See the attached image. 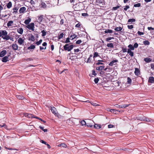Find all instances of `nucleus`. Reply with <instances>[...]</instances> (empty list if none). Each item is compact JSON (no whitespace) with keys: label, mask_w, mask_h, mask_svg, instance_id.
I'll return each instance as SVG.
<instances>
[{"label":"nucleus","mask_w":154,"mask_h":154,"mask_svg":"<svg viewBox=\"0 0 154 154\" xmlns=\"http://www.w3.org/2000/svg\"><path fill=\"white\" fill-rule=\"evenodd\" d=\"M8 32L5 30H0V37L2 38L4 40L6 39L5 38L8 36Z\"/></svg>","instance_id":"nucleus-1"},{"label":"nucleus","mask_w":154,"mask_h":154,"mask_svg":"<svg viewBox=\"0 0 154 154\" xmlns=\"http://www.w3.org/2000/svg\"><path fill=\"white\" fill-rule=\"evenodd\" d=\"M74 46L73 45H69V44H66L63 46V49L66 51H70L73 48Z\"/></svg>","instance_id":"nucleus-2"},{"label":"nucleus","mask_w":154,"mask_h":154,"mask_svg":"<svg viewBox=\"0 0 154 154\" xmlns=\"http://www.w3.org/2000/svg\"><path fill=\"white\" fill-rule=\"evenodd\" d=\"M26 27L28 28L29 30H31L32 31H34V23H32L30 24L27 25Z\"/></svg>","instance_id":"nucleus-3"},{"label":"nucleus","mask_w":154,"mask_h":154,"mask_svg":"<svg viewBox=\"0 0 154 154\" xmlns=\"http://www.w3.org/2000/svg\"><path fill=\"white\" fill-rule=\"evenodd\" d=\"M11 53H9V54L3 57L2 59V61L3 62H6L8 61V57L10 56Z\"/></svg>","instance_id":"nucleus-4"},{"label":"nucleus","mask_w":154,"mask_h":154,"mask_svg":"<svg viewBox=\"0 0 154 154\" xmlns=\"http://www.w3.org/2000/svg\"><path fill=\"white\" fill-rule=\"evenodd\" d=\"M11 47L12 49L14 51H16L18 49V46L16 43L13 44L11 45Z\"/></svg>","instance_id":"nucleus-5"},{"label":"nucleus","mask_w":154,"mask_h":154,"mask_svg":"<svg viewBox=\"0 0 154 154\" xmlns=\"http://www.w3.org/2000/svg\"><path fill=\"white\" fill-rule=\"evenodd\" d=\"M17 42L20 45H23L24 42V40L22 38H19L17 40Z\"/></svg>","instance_id":"nucleus-6"},{"label":"nucleus","mask_w":154,"mask_h":154,"mask_svg":"<svg viewBox=\"0 0 154 154\" xmlns=\"http://www.w3.org/2000/svg\"><path fill=\"white\" fill-rule=\"evenodd\" d=\"M134 71V74L136 76H139L140 75V71L138 68H135Z\"/></svg>","instance_id":"nucleus-7"},{"label":"nucleus","mask_w":154,"mask_h":154,"mask_svg":"<svg viewBox=\"0 0 154 154\" xmlns=\"http://www.w3.org/2000/svg\"><path fill=\"white\" fill-rule=\"evenodd\" d=\"M7 51L6 50H3L0 52V57H3L6 54Z\"/></svg>","instance_id":"nucleus-8"},{"label":"nucleus","mask_w":154,"mask_h":154,"mask_svg":"<svg viewBox=\"0 0 154 154\" xmlns=\"http://www.w3.org/2000/svg\"><path fill=\"white\" fill-rule=\"evenodd\" d=\"M118 61V60H112L109 64V65L110 66H112L113 65H115L116 64L115 63Z\"/></svg>","instance_id":"nucleus-9"},{"label":"nucleus","mask_w":154,"mask_h":154,"mask_svg":"<svg viewBox=\"0 0 154 154\" xmlns=\"http://www.w3.org/2000/svg\"><path fill=\"white\" fill-rule=\"evenodd\" d=\"M26 8L24 7H21L20 9L19 12L20 14L23 13L26 11Z\"/></svg>","instance_id":"nucleus-10"},{"label":"nucleus","mask_w":154,"mask_h":154,"mask_svg":"<svg viewBox=\"0 0 154 154\" xmlns=\"http://www.w3.org/2000/svg\"><path fill=\"white\" fill-rule=\"evenodd\" d=\"M148 82L149 83H154V77L152 76L149 77V78Z\"/></svg>","instance_id":"nucleus-11"},{"label":"nucleus","mask_w":154,"mask_h":154,"mask_svg":"<svg viewBox=\"0 0 154 154\" xmlns=\"http://www.w3.org/2000/svg\"><path fill=\"white\" fill-rule=\"evenodd\" d=\"M78 38V37H77V35L74 33H73L72 35H71L70 36V39L71 40H72L75 38Z\"/></svg>","instance_id":"nucleus-12"},{"label":"nucleus","mask_w":154,"mask_h":154,"mask_svg":"<svg viewBox=\"0 0 154 154\" xmlns=\"http://www.w3.org/2000/svg\"><path fill=\"white\" fill-rule=\"evenodd\" d=\"M144 60L147 63H149L152 61V59L149 57H146L144 58Z\"/></svg>","instance_id":"nucleus-13"},{"label":"nucleus","mask_w":154,"mask_h":154,"mask_svg":"<svg viewBox=\"0 0 154 154\" xmlns=\"http://www.w3.org/2000/svg\"><path fill=\"white\" fill-rule=\"evenodd\" d=\"M18 10V8L17 7H14L13 8V11L12 13L14 14H16L17 13Z\"/></svg>","instance_id":"nucleus-14"},{"label":"nucleus","mask_w":154,"mask_h":154,"mask_svg":"<svg viewBox=\"0 0 154 154\" xmlns=\"http://www.w3.org/2000/svg\"><path fill=\"white\" fill-rule=\"evenodd\" d=\"M127 53L129 54V55L131 57H133L134 55V52L130 50L129 49H128L127 51Z\"/></svg>","instance_id":"nucleus-15"},{"label":"nucleus","mask_w":154,"mask_h":154,"mask_svg":"<svg viewBox=\"0 0 154 154\" xmlns=\"http://www.w3.org/2000/svg\"><path fill=\"white\" fill-rule=\"evenodd\" d=\"M101 127V125L100 124H95L94 126V128L96 129H100Z\"/></svg>","instance_id":"nucleus-16"},{"label":"nucleus","mask_w":154,"mask_h":154,"mask_svg":"<svg viewBox=\"0 0 154 154\" xmlns=\"http://www.w3.org/2000/svg\"><path fill=\"white\" fill-rule=\"evenodd\" d=\"M28 40H31L32 41H35V37L34 35H33L32 34H31L30 36L28 38Z\"/></svg>","instance_id":"nucleus-17"},{"label":"nucleus","mask_w":154,"mask_h":154,"mask_svg":"<svg viewBox=\"0 0 154 154\" xmlns=\"http://www.w3.org/2000/svg\"><path fill=\"white\" fill-rule=\"evenodd\" d=\"M51 110L52 112L54 115H56V109L55 107H51Z\"/></svg>","instance_id":"nucleus-18"},{"label":"nucleus","mask_w":154,"mask_h":154,"mask_svg":"<svg viewBox=\"0 0 154 154\" xmlns=\"http://www.w3.org/2000/svg\"><path fill=\"white\" fill-rule=\"evenodd\" d=\"M17 98L19 100H23L24 99V97L22 95H16Z\"/></svg>","instance_id":"nucleus-19"},{"label":"nucleus","mask_w":154,"mask_h":154,"mask_svg":"<svg viewBox=\"0 0 154 154\" xmlns=\"http://www.w3.org/2000/svg\"><path fill=\"white\" fill-rule=\"evenodd\" d=\"M17 32L18 33L22 35L23 33V29L22 28H20L19 29H17Z\"/></svg>","instance_id":"nucleus-20"},{"label":"nucleus","mask_w":154,"mask_h":154,"mask_svg":"<svg viewBox=\"0 0 154 154\" xmlns=\"http://www.w3.org/2000/svg\"><path fill=\"white\" fill-rule=\"evenodd\" d=\"M12 6V3L11 2H9L6 5V6L9 9L11 8Z\"/></svg>","instance_id":"nucleus-21"},{"label":"nucleus","mask_w":154,"mask_h":154,"mask_svg":"<svg viewBox=\"0 0 154 154\" xmlns=\"http://www.w3.org/2000/svg\"><path fill=\"white\" fill-rule=\"evenodd\" d=\"M31 19L30 18H29L28 19L25 20L24 22L25 24H29L30 22Z\"/></svg>","instance_id":"nucleus-22"},{"label":"nucleus","mask_w":154,"mask_h":154,"mask_svg":"<svg viewBox=\"0 0 154 154\" xmlns=\"http://www.w3.org/2000/svg\"><path fill=\"white\" fill-rule=\"evenodd\" d=\"M43 15H41L40 16H38V22L39 23L42 22V21L43 19Z\"/></svg>","instance_id":"nucleus-23"},{"label":"nucleus","mask_w":154,"mask_h":154,"mask_svg":"<svg viewBox=\"0 0 154 154\" xmlns=\"http://www.w3.org/2000/svg\"><path fill=\"white\" fill-rule=\"evenodd\" d=\"M13 23V21L12 20H10L8 21L7 24V26L9 27L10 26H12V24Z\"/></svg>","instance_id":"nucleus-24"},{"label":"nucleus","mask_w":154,"mask_h":154,"mask_svg":"<svg viewBox=\"0 0 154 154\" xmlns=\"http://www.w3.org/2000/svg\"><path fill=\"white\" fill-rule=\"evenodd\" d=\"M128 47L129 48L128 49H129L131 51L134 50V47L133 46V45L131 44L129 45L128 46Z\"/></svg>","instance_id":"nucleus-25"},{"label":"nucleus","mask_w":154,"mask_h":154,"mask_svg":"<svg viewBox=\"0 0 154 154\" xmlns=\"http://www.w3.org/2000/svg\"><path fill=\"white\" fill-rule=\"evenodd\" d=\"M35 48V46L33 45H31L30 46L28 47L27 48V49L30 50V49H34Z\"/></svg>","instance_id":"nucleus-26"},{"label":"nucleus","mask_w":154,"mask_h":154,"mask_svg":"<svg viewBox=\"0 0 154 154\" xmlns=\"http://www.w3.org/2000/svg\"><path fill=\"white\" fill-rule=\"evenodd\" d=\"M120 112V111H119L115 109H112V112L114 114H118L119 112Z\"/></svg>","instance_id":"nucleus-27"},{"label":"nucleus","mask_w":154,"mask_h":154,"mask_svg":"<svg viewBox=\"0 0 154 154\" xmlns=\"http://www.w3.org/2000/svg\"><path fill=\"white\" fill-rule=\"evenodd\" d=\"M122 29V28L119 26V27H117L115 28V30L117 32L121 31Z\"/></svg>","instance_id":"nucleus-28"},{"label":"nucleus","mask_w":154,"mask_h":154,"mask_svg":"<svg viewBox=\"0 0 154 154\" xmlns=\"http://www.w3.org/2000/svg\"><path fill=\"white\" fill-rule=\"evenodd\" d=\"M100 56V55L97 52H95L94 54V56H93V58H94H94L97 57H99Z\"/></svg>","instance_id":"nucleus-29"},{"label":"nucleus","mask_w":154,"mask_h":154,"mask_svg":"<svg viewBox=\"0 0 154 154\" xmlns=\"http://www.w3.org/2000/svg\"><path fill=\"white\" fill-rule=\"evenodd\" d=\"M5 38H6L5 40L6 41L10 39V40L12 41H13L14 39L13 38L10 37V36L9 35H8V36H7L6 38V37Z\"/></svg>","instance_id":"nucleus-30"},{"label":"nucleus","mask_w":154,"mask_h":154,"mask_svg":"<svg viewBox=\"0 0 154 154\" xmlns=\"http://www.w3.org/2000/svg\"><path fill=\"white\" fill-rule=\"evenodd\" d=\"M104 66H100L99 67H97L96 68V69L99 70H102L104 69Z\"/></svg>","instance_id":"nucleus-31"},{"label":"nucleus","mask_w":154,"mask_h":154,"mask_svg":"<svg viewBox=\"0 0 154 154\" xmlns=\"http://www.w3.org/2000/svg\"><path fill=\"white\" fill-rule=\"evenodd\" d=\"M112 32H113L112 30L111 29H106L104 31V32L105 33H112Z\"/></svg>","instance_id":"nucleus-32"},{"label":"nucleus","mask_w":154,"mask_h":154,"mask_svg":"<svg viewBox=\"0 0 154 154\" xmlns=\"http://www.w3.org/2000/svg\"><path fill=\"white\" fill-rule=\"evenodd\" d=\"M106 46L108 47H110L111 48H113L114 47L112 43H108L106 45Z\"/></svg>","instance_id":"nucleus-33"},{"label":"nucleus","mask_w":154,"mask_h":154,"mask_svg":"<svg viewBox=\"0 0 154 154\" xmlns=\"http://www.w3.org/2000/svg\"><path fill=\"white\" fill-rule=\"evenodd\" d=\"M64 35V34L63 33H62L60 35L58 36V38L59 39H60L61 38H63Z\"/></svg>","instance_id":"nucleus-34"},{"label":"nucleus","mask_w":154,"mask_h":154,"mask_svg":"<svg viewBox=\"0 0 154 154\" xmlns=\"http://www.w3.org/2000/svg\"><path fill=\"white\" fill-rule=\"evenodd\" d=\"M143 43L145 45H149L150 44L148 40L143 41Z\"/></svg>","instance_id":"nucleus-35"},{"label":"nucleus","mask_w":154,"mask_h":154,"mask_svg":"<svg viewBox=\"0 0 154 154\" xmlns=\"http://www.w3.org/2000/svg\"><path fill=\"white\" fill-rule=\"evenodd\" d=\"M132 82L131 79L129 77H128L127 83L129 84H131Z\"/></svg>","instance_id":"nucleus-36"},{"label":"nucleus","mask_w":154,"mask_h":154,"mask_svg":"<svg viewBox=\"0 0 154 154\" xmlns=\"http://www.w3.org/2000/svg\"><path fill=\"white\" fill-rule=\"evenodd\" d=\"M136 20L135 19H128V23H132L133 22H135V21Z\"/></svg>","instance_id":"nucleus-37"},{"label":"nucleus","mask_w":154,"mask_h":154,"mask_svg":"<svg viewBox=\"0 0 154 154\" xmlns=\"http://www.w3.org/2000/svg\"><path fill=\"white\" fill-rule=\"evenodd\" d=\"M138 119L141 121H145V117L144 116H141L139 117Z\"/></svg>","instance_id":"nucleus-38"},{"label":"nucleus","mask_w":154,"mask_h":154,"mask_svg":"<svg viewBox=\"0 0 154 154\" xmlns=\"http://www.w3.org/2000/svg\"><path fill=\"white\" fill-rule=\"evenodd\" d=\"M42 39L36 42L35 43V44L37 45H40L42 42Z\"/></svg>","instance_id":"nucleus-39"},{"label":"nucleus","mask_w":154,"mask_h":154,"mask_svg":"<svg viewBox=\"0 0 154 154\" xmlns=\"http://www.w3.org/2000/svg\"><path fill=\"white\" fill-rule=\"evenodd\" d=\"M34 117V115L28 113L27 117L29 118H33Z\"/></svg>","instance_id":"nucleus-40"},{"label":"nucleus","mask_w":154,"mask_h":154,"mask_svg":"<svg viewBox=\"0 0 154 154\" xmlns=\"http://www.w3.org/2000/svg\"><path fill=\"white\" fill-rule=\"evenodd\" d=\"M101 62H103V60H98V62L96 63V64L97 65H98L99 64H103L101 63Z\"/></svg>","instance_id":"nucleus-41"},{"label":"nucleus","mask_w":154,"mask_h":154,"mask_svg":"<svg viewBox=\"0 0 154 154\" xmlns=\"http://www.w3.org/2000/svg\"><path fill=\"white\" fill-rule=\"evenodd\" d=\"M41 32L42 33V36H45L46 34V32L44 30H42L41 31Z\"/></svg>","instance_id":"nucleus-42"},{"label":"nucleus","mask_w":154,"mask_h":154,"mask_svg":"<svg viewBox=\"0 0 154 154\" xmlns=\"http://www.w3.org/2000/svg\"><path fill=\"white\" fill-rule=\"evenodd\" d=\"M129 104H123L121 105V108H125L129 106Z\"/></svg>","instance_id":"nucleus-43"},{"label":"nucleus","mask_w":154,"mask_h":154,"mask_svg":"<svg viewBox=\"0 0 154 154\" xmlns=\"http://www.w3.org/2000/svg\"><path fill=\"white\" fill-rule=\"evenodd\" d=\"M141 4L140 3H138L137 4H134V6L135 7H140Z\"/></svg>","instance_id":"nucleus-44"},{"label":"nucleus","mask_w":154,"mask_h":154,"mask_svg":"<svg viewBox=\"0 0 154 154\" xmlns=\"http://www.w3.org/2000/svg\"><path fill=\"white\" fill-rule=\"evenodd\" d=\"M85 62H86L87 63H92V62L91 61V59L90 57H89L86 60V61L85 60Z\"/></svg>","instance_id":"nucleus-45"},{"label":"nucleus","mask_w":154,"mask_h":154,"mask_svg":"<svg viewBox=\"0 0 154 154\" xmlns=\"http://www.w3.org/2000/svg\"><path fill=\"white\" fill-rule=\"evenodd\" d=\"M114 39V38L113 37H108L106 39V40L107 42H109V41L111 40L112 39Z\"/></svg>","instance_id":"nucleus-46"},{"label":"nucleus","mask_w":154,"mask_h":154,"mask_svg":"<svg viewBox=\"0 0 154 154\" xmlns=\"http://www.w3.org/2000/svg\"><path fill=\"white\" fill-rule=\"evenodd\" d=\"M80 123L82 125H86L85 122L84 120H82L81 121Z\"/></svg>","instance_id":"nucleus-47"},{"label":"nucleus","mask_w":154,"mask_h":154,"mask_svg":"<svg viewBox=\"0 0 154 154\" xmlns=\"http://www.w3.org/2000/svg\"><path fill=\"white\" fill-rule=\"evenodd\" d=\"M122 51L123 53L126 52L127 51V49L126 48H124V47H122Z\"/></svg>","instance_id":"nucleus-48"},{"label":"nucleus","mask_w":154,"mask_h":154,"mask_svg":"<svg viewBox=\"0 0 154 154\" xmlns=\"http://www.w3.org/2000/svg\"><path fill=\"white\" fill-rule=\"evenodd\" d=\"M90 103L92 105H93L94 106H99V105L98 104L96 103H94L93 102H90Z\"/></svg>","instance_id":"nucleus-49"},{"label":"nucleus","mask_w":154,"mask_h":154,"mask_svg":"<svg viewBox=\"0 0 154 154\" xmlns=\"http://www.w3.org/2000/svg\"><path fill=\"white\" fill-rule=\"evenodd\" d=\"M120 7V6L119 5H118L116 7H113L112 8V10L115 11L117 10L118 8H119Z\"/></svg>","instance_id":"nucleus-50"},{"label":"nucleus","mask_w":154,"mask_h":154,"mask_svg":"<svg viewBox=\"0 0 154 154\" xmlns=\"http://www.w3.org/2000/svg\"><path fill=\"white\" fill-rule=\"evenodd\" d=\"M41 5H42V7L43 8H46L47 6L46 4L44 2H42L41 3Z\"/></svg>","instance_id":"nucleus-51"},{"label":"nucleus","mask_w":154,"mask_h":154,"mask_svg":"<svg viewBox=\"0 0 154 154\" xmlns=\"http://www.w3.org/2000/svg\"><path fill=\"white\" fill-rule=\"evenodd\" d=\"M70 38H66V39L65 42L66 43H68L70 42Z\"/></svg>","instance_id":"nucleus-52"},{"label":"nucleus","mask_w":154,"mask_h":154,"mask_svg":"<svg viewBox=\"0 0 154 154\" xmlns=\"http://www.w3.org/2000/svg\"><path fill=\"white\" fill-rule=\"evenodd\" d=\"M99 81L98 78H95L94 79V82L96 84H97Z\"/></svg>","instance_id":"nucleus-53"},{"label":"nucleus","mask_w":154,"mask_h":154,"mask_svg":"<svg viewBox=\"0 0 154 154\" xmlns=\"http://www.w3.org/2000/svg\"><path fill=\"white\" fill-rule=\"evenodd\" d=\"M0 126L2 127H4L5 129H7V126L5 124H3L2 125L0 124Z\"/></svg>","instance_id":"nucleus-54"},{"label":"nucleus","mask_w":154,"mask_h":154,"mask_svg":"<svg viewBox=\"0 0 154 154\" xmlns=\"http://www.w3.org/2000/svg\"><path fill=\"white\" fill-rule=\"evenodd\" d=\"M138 46V44L137 43H135L134 44V48H137Z\"/></svg>","instance_id":"nucleus-55"},{"label":"nucleus","mask_w":154,"mask_h":154,"mask_svg":"<svg viewBox=\"0 0 154 154\" xmlns=\"http://www.w3.org/2000/svg\"><path fill=\"white\" fill-rule=\"evenodd\" d=\"M82 42V41L81 40H79L76 41V44H79Z\"/></svg>","instance_id":"nucleus-56"},{"label":"nucleus","mask_w":154,"mask_h":154,"mask_svg":"<svg viewBox=\"0 0 154 154\" xmlns=\"http://www.w3.org/2000/svg\"><path fill=\"white\" fill-rule=\"evenodd\" d=\"M150 67H151V68L152 69L154 70V63H152L150 64Z\"/></svg>","instance_id":"nucleus-57"},{"label":"nucleus","mask_w":154,"mask_h":154,"mask_svg":"<svg viewBox=\"0 0 154 154\" xmlns=\"http://www.w3.org/2000/svg\"><path fill=\"white\" fill-rule=\"evenodd\" d=\"M130 8V7L128 5H126L125 6V8H124V10L125 11H126L127 9L129 8Z\"/></svg>","instance_id":"nucleus-58"},{"label":"nucleus","mask_w":154,"mask_h":154,"mask_svg":"<svg viewBox=\"0 0 154 154\" xmlns=\"http://www.w3.org/2000/svg\"><path fill=\"white\" fill-rule=\"evenodd\" d=\"M128 27L129 29H131L133 28L134 26L133 25H128Z\"/></svg>","instance_id":"nucleus-59"},{"label":"nucleus","mask_w":154,"mask_h":154,"mask_svg":"<svg viewBox=\"0 0 154 154\" xmlns=\"http://www.w3.org/2000/svg\"><path fill=\"white\" fill-rule=\"evenodd\" d=\"M39 48H40V50L42 51H42V50H43V49L45 50L46 49V47H45V48H44V47H42L40 46L39 47Z\"/></svg>","instance_id":"nucleus-60"},{"label":"nucleus","mask_w":154,"mask_h":154,"mask_svg":"<svg viewBox=\"0 0 154 154\" xmlns=\"http://www.w3.org/2000/svg\"><path fill=\"white\" fill-rule=\"evenodd\" d=\"M137 33L139 35H143L144 34V32H141L139 31L137 32Z\"/></svg>","instance_id":"nucleus-61"},{"label":"nucleus","mask_w":154,"mask_h":154,"mask_svg":"<svg viewBox=\"0 0 154 154\" xmlns=\"http://www.w3.org/2000/svg\"><path fill=\"white\" fill-rule=\"evenodd\" d=\"M80 25H81L80 23H78L75 25V27L76 28H80Z\"/></svg>","instance_id":"nucleus-62"},{"label":"nucleus","mask_w":154,"mask_h":154,"mask_svg":"<svg viewBox=\"0 0 154 154\" xmlns=\"http://www.w3.org/2000/svg\"><path fill=\"white\" fill-rule=\"evenodd\" d=\"M108 128H111L113 127L114 125H112L110 124L108 125Z\"/></svg>","instance_id":"nucleus-63"},{"label":"nucleus","mask_w":154,"mask_h":154,"mask_svg":"<svg viewBox=\"0 0 154 154\" xmlns=\"http://www.w3.org/2000/svg\"><path fill=\"white\" fill-rule=\"evenodd\" d=\"M40 142L44 144L45 145L47 144V143L44 141V140H40Z\"/></svg>","instance_id":"nucleus-64"}]
</instances>
